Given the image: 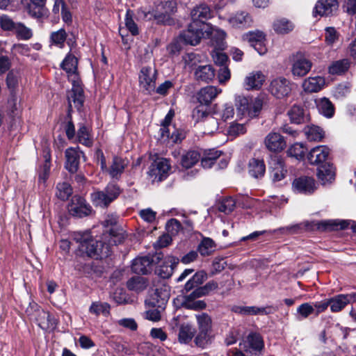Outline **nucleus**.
I'll return each mask as SVG.
<instances>
[{
	"label": "nucleus",
	"instance_id": "obj_40",
	"mask_svg": "<svg viewBox=\"0 0 356 356\" xmlns=\"http://www.w3.org/2000/svg\"><path fill=\"white\" fill-rule=\"evenodd\" d=\"M200 159V154L195 150L187 152L181 159V165L184 168L193 167Z\"/></svg>",
	"mask_w": 356,
	"mask_h": 356
},
{
	"label": "nucleus",
	"instance_id": "obj_11",
	"mask_svg": "<svg viewBox=\"0 0 356 356\" xmlns=\"http://www.w3.org/2000/svg\"><path fill=\"white\" fill-rule=\"evenodd\" d=\"M312 61L302 54H297L293 56L291 73L293 76L303 77L311 70Z\"/></svg>",
	"mask_w": 356,
	"mask_h": 356
},
{
	"label": "nucleus",
	"instance_id": "obj_23",
	"mask_svg": "<svg viewBox=\"0 0 356 356\" xmlns=\"http://www.w3.org/2000/svg\"><path fill=\"white\" fill-rule=\"evenodd\" d=\"M153 259L149 256L138 257L134 259L131 270L135 273L147 274L150 268Z\"/></svg>",
	"mask_w": 356,
	"mask_h": 356
},
{
	"label": "nucleus",
	"instance_id": "obj_57",
	"mask_svg": "<svg viewBox=\"0 0 356 356\" xmlns=\"http://www.w3.org/2000/svg\"><path fill=\"white\" fill-rule=\"evenodd\" d=\"M325 33V40L327 44L332 45L339 37V33L334 27H327Z\"/></svg>",
	"mask_w": 356,
	"mask_h": 356
},
{
	"label": "nucleus",
	"instance_id": "obj_60",
	"mask_svg": "<svg viewBox=\"0 0 356 356\" xmlns=\"http://www.w3.org/2000/svg\"><path fill=\"white\" fill-rule=\"evenodd\" d=\"M19 76L17 72L14 71H10L6 77V84L8 88L11 90V93L13 92L15 89L18 86Z\"/></svg>",
	"mask_w": 356,
	"mask_h": 356
},
{
	"label": "nucleus",
	"instance_id": "obj_45",
	"mask_svg": "<svg viewBox=\"0 0 356 356\" xmlns=\"http://www.w3.org/2000/svg\"><path fill=\"white\" fill-rule=\"evenodd\" d=\"M349 63L347 60H340L334 62L329 67V73L331 74H341L348 70Z\"/></svg>",
	"mask_w": 356,
	"mask_h": 356
},
{
	"label": "nucleus",
	"instance_id": "obj_2",
	"mask_svg": "<svg viewBox=\"0 0 356 356\" xmlns=\"http://www.w3.org/2000/svg\"><path fill=\"white\" fill-rule=\"evenodd\" d=\"M226 33L225 31L214 28L211 24L207 22H191L186 30L180 34V38L187 44L195 46L202 39L217 38V44L219 48H223V40Z\"/></svg>",
	"mask_w": 356,
	"mask_h": 356
},
{
	"label": "nucleus",
	"instance_id": "obj_8",
	"mask_svg": "<svg viewBox=\"0 0 356 356\" xmlns=\"http://www.w3.org/2000/svg\"><path fill=\"white\" fill-rule=\"evenodd\" d=\"M68 211L72 216L78 218L88 216L94 213L91 206L86 200L79 195L72 197L68 205Z\"/></svg>",
	"mask_w": 356,
	"mask_h": 356
},
{
	"label": "nucleus",
	"instance_id": "obj_50",
	"mask_svg": "<svg viewBox=\"0 0 356 356\" xmlns=\"http://www.w3.org/2000/svg\"><path fill=\"white\" fill-rule=\"evenodd\" d=\"M129 161L120 157H115L113 161V178L123 172L127 166Z\"/></svg>",
	"mask_w": 356,
	"mask_h": 356
},
{
	"label": "nucleus",
	"instance_id": "obj_43",
	"mask_svg": "<svg viewBox=\"0 0 356 356\" xmlns=\"http://www.w3.org/2000/svg\"><path fill=\"white\" fill-rule=\"evenodd\" d=\"M67 36V33L64 29H60L58 31L52 32L50 35L51 44L55 45L59 48H63Z\"/></svg>",
	"mask_w": 356,
	"mask_h": 356
},
{
	"label": "nucleus",
	"instance_id": "obj_59",
	"mask_svg": "<svg viewBox=\"0 0 356 356\" xmlns=\"http://www.w3.org/2000/svg\"><path fill=\"white\" fill-rule=\"evenodd\" d=\"M152 305L153 307L145 312L144 317L149 321L157 322L161 318V308H156L153 303Z\"/></svg>",
	"mask_w": 356,
	"mask_h": 356
},
{
	"label": "nucleus",
	"instance_id": "obj_6",
	"mask_svg": "<svg viewBox=\"0 0 356 356\" xmlns=\"http://www.w3.org/2000/svg\"><path fill=\"white\" fill-rule=\"evenodd\" d=\"M264 346V343L261 336L256 332H250L240 343V348L246 356H260Z\"/></svg>",
	"mask_w": 356,
	"mask_h": 356
},
{
	"label": "nucleus",
	"instance_id": "obj_7",
	"mask_svg": "<svg viewBox=\"0 0 356 356\" xmlns=\"http://www.w3.org/2000/svg\"><path fill=\"white\" fill-rule=\"evenodd\" d=\"M170 170V164L168 159H158L151 164L148 176L152 182H160L167 177Z\"/></svg>",
	"mask_w": 356,
	"mask_h": 356
},
{
	"label": "nucleus",
	"instance_id": "obj_52",
	"mask_svg": "<svg viewBox=\"0 0 356 356\" xmlns=\"http://www.w3.org/2000/svg\"><path fill=\"white\" fill-rule=\"evenodd\" d=\"M246 131L247 128L245 124H240L234 122L230 124L227 134L229 136L236 137L244 134Z\"/></svg>",
	"mask_w": 356,
	"mask_h": 356
},
{
	"label": "nucleus",
	"instance_id": "obj_51",
	"mask_svg": "<svg viewBox=\"0 0 356 356\" xmlns=\"http://www.w3.org/2000/svg\"><path fill=\"white\" fill-rule=\"evenodd\" d=\"M208 116V107L202 104L197 106L192 111V118L196 122H198L204 118H207Z\"/></svg>",
	"mask_w": 356,
	"mask_h": 356
},
{
	"label": "nucleus",
	"instance_id": "obj_19",
	"mask_svg": "<svg viewBox=\"0 0 356 356\" xmlns=\"http://www.w3.org/2000/svg\"><path fill=\"white\" fill-rule=\"evenodd\" d=\"M174 115L175 113L172 110H170L168 113L161 124L162 127L161 128V136L163 138L166 137L168 138H170L173 143H178L184 138V136L182 134H180L178 131H173L172 134H170V126Z\"/></svg>",
	"mask_w": 356,
	"mask_h": 356
},
{
	"label": "nucleus",
	"instance_id": "obj_21",
	"mask_svg": "<svg viewBox=\"0 0 356 356\" xmlns=\"http://www.w3.org/2000/svg\"><path fill=\"white\" fill-rule=\"evenodd\" d=\"M192 22H206V21L212 17V12L210 7L202 3L194 7L191 11Z\"/></svg>",
	"mask_w": 356,
	"mask_h": 356
},
{
	"label": "nucleus",
	"instance_id": "obj_46",
	"mask_svg": "<svg viewBox=\"0 0 356 356\" xmlns=\"http://www.w3.org/2000/svg\"><path fill=\"white\" fill-rule=\"evenodd\" d=\"M339 226L341 229H344L347 227V222L346 221L338 222L335 220H328L318 223V229L322 230L334 229Z\"/></svg>",
	"mask_w": 356,
	"mask_h": 356
},
{
	"label": "nucleus",
	"instance_id": "obj_55",
	"mask_svg": "<svg viewBox=\"0 0 356 356\" xmlns=\"http://www.w3.org/2000/svg\"><path fill=\"white\" fill-rule=\"evenodd\" d=\"M17 37L22 40H29L32 35V31L22 24H17L15 29Z\"/></svg>",
	"mask_w": 356,
	"mask_h": 356
},
{
	"label": "nucleus",
	"instance_id": "obj_35",
	"mask_svg": "<svg viewBox=\"0 0 356 356\" xmlns=\"http://www.w3.org/2000/svg\"><path fill=\"white\" fill-rule=\"evenodd\" d=\"M288 115L291 122L298 124L304 123L307 120L303 108L298 105H293L289 110Z\"/></svg>",
	"mask_w": 356,
	"mask_h": 356
},
{
	"label": "nucleus",
	"instance_id": "obj_37",
	"mask_svg": "<svg viewBox=\"0 0 356 356\" xmlns=\"http://www.w3.org/2000/svg\"><path fill=\"white\" fill-rule=\"evenodd\" d=\"M318 111L323 115L331 118L334 115V108L332 102L327 98H321L316 101Z\"/></svg>",
	"mask_w": 356,
	"mask_h": 356
},
{
	"label": "nucleus",
	"instance_id": "obj_53",
	"mask_svg": "<svg viewBox=\"0 0 356 356\" xmlns=\"http://www.w3.org/2000/svg\"><path fill=\"white\" fill-rule=\"evenodd\" d=\"M235 206V200L232 197H228L222 200L219 205L218 209L220 211L228 214L234 209Z\"/></svg>",
	"mask_w": 356,
	"mask_h": 356
},
{
	"label": "nucleus",
	"instance_id": "obj_20",
	"mask_svg": "<svg viewBox=\"0 0 356 356\" xmlns=\"http://www.w3.org/2000/svg\"><path fill=\"white\" fill-rule=\"evenodd\" d=\"M222 92L220 88H218L215 86H209L202 88L197 95V98L200 104H204L208 106L212 101Z\"/></svg>",
	"mask_w": 356,
	"mask_h": 356
},
{
	"label": "nucleus",
	"instance_id": "obj_5",
	"mask_svg": "<svg viewBox=\"0 0 356 356\" xmlns=\"http://www.w3.org/2000/svg\"><path fill=\"white\" fill-rule=\"evenodd\" d=\"M235 101L238 112L242 115H248L250 118L257 116L263 106L262 101L259 98L249 99L243 96H238Z\"/></svg>",
	"mask_w": 356,
	"mask_h": 356
},
{
	"label": "nucleus",
	"instance_id": "obj_36",
	"mask_svg": "<svg viewBox=\"0 0 356 356\" xmlns=\"http://www.w3.org/2000/svg\"><path fill=\"white\" fill-rule=\"evenodd\" d=\"M214 339L213 333L197 332L194 337L193 342L197 348L205 349L209 346Z\"/></svg>",
	"mask_w": 356,
	"mask_h": 356
},
{
	"label": "nucleus",
	"instance_id": "obj_54",
	"mask_svg": "<svg viewBox=\"0 0 356 356\" xmlns=\"http://www.w3.org/2000/svg\"><path fill=\"white\" fill-rule=\"evenodd\" d=\"M297 313L299 319L307 318L314 313V307L309 302L302 303L297 308Z\"/></svg>",
	"mask_w": 356,
	"mask_h": 356
},
{
	"label": "nucleus",
	"instance_id": "obj_28",
	"mask_svg": "<svg viewBox=\"0 0 356 356\" xmlns=\"http://www.w3.org/2000/svg\"><path fill=\"white\" fill-rule=\"evenodd\" d=\"M195 330L189 323H182L179 327L177 339L181 344H188L195 337Z\"/></svg>",
	"mask_w": 356,
	"mask_h": 356
},
{
	"label": "nucleus",
	"instance_id": "obj_13",
	"mask_svg": "<svg viewBox=\"0 0 356 356\" xmlns=\"http://www.w3.org/2000/svg\"><path fill=\"white\" fill-rule=\"evenodd\" d=\"M338 0H318L314 8V15L327 17L333 15L339 9Z\"/></svg>",
	"mask_w": 356,
	"mask_h": 356
},
{
	"label": "nucleus",
	"instance_id": "obj_24",
	"mask_svg": "<svg viewBox=\"0 0 356 356\" xmlns=\"http://www.w3.org/2000/svg\"><path fill=\"white\" fill-rule=\"evenodd\" d=\"M350 293L339 294L327 299L329 306L332 312L337 313L343 309L346 306L350 303Z\"/></svg>",
	"mask_w": 356,
	"mask_h": 356
},
{
	"label": "nucleus",
	"instance_id": "obj_44",
	"mask_svg": "<svg viewBox=\"0 0 356 356\" xmlns=\"http://www.w3.org/2000/svg\"><path fill=\"white\" fill-rule=\"evenodd\" d=\"M275 312L272 306L259 307L256 306H245L244 315H268Z\"/></svg>",
	"mask_w": 356,
	"mask_h": 356
},
{
	"label": "nucleus",
	"instance_id": "obj_42",
	"mask_svg": "<svg viewBox=\"0 0 356 356\" xmlns=\"http://www.w3.org/2000/svg\"><path fill=\"white\" fill-rule=\"evenodd\" d=\"M311 228L312 227L310 223L309 222H305L281 227L280 228V231L281 233L285 234H294L300 233L304 230H308Z\"/></svg>",
	"mask_w": 356,
	"mask_h": 356
},
{
	"label": "nucleus",
	"instance_id": "obj_34",
	"mask_svg": "<svg viewBox=\"0 0 356 356\" xmlns=\"http://www.w3.org/2000/svg\"><path fill=\"white\" fill-rule=\"evenodd\" d=\"M249 174L254 178L263 177L266 172V165L263 160L252 159L249 161Z\"/></svg>",
	"mask_w": 356,
	"mask_h": 356
},
{
	"label": "nucleus",
	"instance_id": "obj_39",
	"mask_svg": "<svg viewBox=\"0 0 356 356\" xmlns=\"http://www.w3.org/2000/svg\"><path fill=\"white\" fill-rule=\"evenodd\" d=\"M293 28V24L286 18L276 19L273 23V29L278 34L289 33Z\"/></svg>",
	"mask_w": 356,
	"mask_h": 356
},
{
	"label": "nucleus",
	"instance_id": "obj_16",
	"mask_svg": "<svg viewBox=\"0 0 356 356\" xmlns=\"http://www.w3.org/2000/svg\"><path fill=\"white\" fill-rule=\"evenodd\" d=\"M65 156L66 170L70 173H75L79 169L81 156L84 157L83 152L78 147H70L65 150Z\"/></svg>",
	"mask_w": 356,
	"mask_h": 356
},
{
	"label": "nucleus",
	"instance_id": "obj_49",
	"mask_svg": "<svg viewBox=\"0 0 356 356\" xmlns=\"http://www.w3.org/2000/svg\"><path fill=\"white\" fill-rule=\"evenodd\" d=\"M90 312L95 315L107 316L110 313V305L106 302H93L90 307Z\"/></svg>",
	"mask_w": 356,
	"mask_h": 356
},
{
	"label": "nucleus",
	"instance_id": "obj_14",
	"mask_svg": "<svg viewBox=\"0 0 356 356\" xmlns=\"http://www.w3.org/2000/svg\"><path fill=\"white\" fill-rule=\"evenodd\" d=\"M330 150L325 145H318L312 148L307 154V160L312 165H316L318 167L321 165L327 163Z\"/></svg>",
	"mask_w": 356,
	"mask_h": 356
},
{
	"label": "nucleus",
	"instance_id": "obj_22",
	"mask_svg": "<svg viewBox=\"0 0 356 356\" xmlns=\"http://www.w3.org/2000/svg\"><path fill=\"white\" fill-rule=\"evenodd\" d=\"M47 0H30L27 9L29 15L35 18H42L48 15L46 8Z\"/></svg>",
	"mask_w": 356,
	"mask_h": 356
},
{
	"label": "nucleus",
	"instance_id": "obj_27",
	"mask_svg": "<svg viewBox=\"0 0 356 356\" xmlns=\"http://www.w3.org/2000/svg\"><path fill=\"white\" fill-rule=\"evenodd\" d=\"M325 81L322 76L309 77L302 83V88L307 92H317L325 86Z\"/></svg>",
	"mask_w": 356,
	"mask_h": 356
},
{
	"label": "nucleus",
	"instance_id": "obj_29",
	"mask_svg": "<svg viewBox=\"0 0 356 356\" xmlns=\"http://www.w3.org/2000/svg\"><path fill=\"white\" fill-rule=\"evenodd\" d=\"M317 176L323 184L331 182L335 177L334 168L330 163H325L318 167Z\"/></svg>",
	"mask_w": 356,
	"mask_h": 356
},
{
	"label": "nucleus",
	"instance_id": "obj_41",
	"mask_svg": "<svg viewBox=\"0 0 356 356\" xmlns=\"http://www.w3.org/2000/svg\"><path fill=\"white\" fill-rule=\"evenodd\" d=\"M304 132L310 141H321L324 137V131L318 126H307L305 127Z\"/></svg>",
	"mask_w": 356,
	"mask_h": 356
},
{
	"label": "nucleus",
	"instance_id": "obj_33",
	"mask_svg": "<svg viewBox=\"0 0 356 356\" xmlns=\"http://www.w3.org/2000/svg\"><path fill=\"white\" fill-rule=\"evenodd\" d=\"M197 332L213 333V323L210 316L206 313L196 315Z\"/></svg>",
	"mask_w": 356,
	"mask_h": 356
},
{
	"label": "nucleus",
	"instance_id": "obj_58",
	"mask_svg": "<svg viewBox=\"0 0 356 356\" xmlns=\"http://www.w3.org/2000/svg\"><path fill=\"white\" fill-rule=\"evenodd\" d=\"M172 15L165 12H156L154 17L158 24L164 25H171L174 23V19L171 17Z\"/></svg>",
	"mask_w": 356,
	"mask_h": 356
},
{
	"label": "nucleus",
	"instance_id": "obj_38",
	"mask_svg": "<svg viewBox=\"0 0 356 356\" xmlns=\"http://www.w3.org/2000/svg\"><path fill=\"white\" fill-rule=\"evenodd\" d=\"M216 245L214 241L209 237H203L198 245L197 250L202 256H209L216 249Z\"/></svg>",
	"mask_w": 356,
	"mask_h": 356
},
{
	"label": "nucleus",
	"instance_id": "obj_25",
	"mask_svg": "<svg viewBox=\"0 0 356 356\" xmlns=\"http://www.w3.org/2000/svg\"><path fill=\"white\" fill-rule=\"evenodd\" d=\"M90 200L95 207L106 208L111 202V192L107 188L94 191L90 194Z\"/></svg>",
	"mask_w": 356,
	"mask_h": 356
},
{
	"label": "nucleus",
	"instance_id": "obj_47",
	"mask_svg": "<svg viewBox=\"0 0 356 356\" xmlns=\"http://www.w3.org/2000/svg\"><path fill=\"white\" fill-rule=\"evenodd\" d=\"M306 147L302 143H296L291 145L287 150V154L291 157H294L298 160L303 159Z\"/></svg>",
	"mask_w": 356,
	"mask_h": 356
},
{
	"label": "nucleus",
	"instance_id": "obj_17",
	"mask_svg": "<svg viewBox=\"0 0 356 356\" xmlns=\"http://www.w3.org/2000/svg\"><path fill=\"white\" fill-rule=\"evenodd\" d=\"M292 186L295 191L304 194H312L317 188L315 180L308 176H301L296 178Z\"/></svg>",
	"mask_w": 356,
	"mask_h": 356
},
{
	"label": "nucleus",
	"instance_id": "obj_64",
	"mask_svg": "<svg viewBox=\"0 0 356 356\" xmlns=\"http://www.w3.org/2000/svg\"><path fill=\"white\" fill-rule=\"evenodd\" d=\"M139 215L145 221L147 222H152L156 219V213L152 209L148 208L141 210L139 212Z\"/></svg>",
	"mask_w": 356,
	"mask_h": 356
},
{
	"label": "nucleus",
	"instance_id": "obj_18",
	"mask_svg": "<svg viewBox=\"0 0 356 356\" xmlns=\"http://www.w3.org/2000/svg\"><path fill=\"white\" fill-rule=\"evenodd\" d=\"M264 145L270 152H282L286 146L284 137L277 132H270L264 138Z\"/></svg>",
	"mask_w": 356,
	"mask_h": 356
},
{
	"label": "nucleus",
	"instance_id": "obj_12",
	"mask_svg": "<svg viewBox=\"0 0 356 356\" xmlns=\"http://www.w3.org/2000/svg\"><path fill=\"white\" fill-rule=\"evenodd\" d=\"M293 84L286 78L278 77L273 79L270 85V91L277 98L288 96L292 90Z\"/></svg>",
	"mask_w": 356,
	"mask_h": 356
},
{
	"label": "nucleus",
	"instance_id": "obj_30",
	"mask_svg": "<svg viewBox=\"0 0 356 356\" xmlns=\"http://www.w3.org/2000/svg\"><path fill=\"white\" fill-rule=\"evenodd\" d=\"M215 76V70L210 65H200L195 71L196 80L208 83Z\"/></svg>",
	"mask_w": 356,
	"mask_h": 356
},
{
	"label": "nucleus",
	"instance_id": "obj_26",
	"mask_svg": "<svg viewBox=\"0 0 356 356\" xmlns=\"http://www.w3.org/2000/svg\"><path fill=\"white\" fill-rule=\"evenodd\" d=\"M265 81V76L261 71L252 72L245 77L244 86L247 90L259 89Z\"/></svg>",
	"mask_w": 356,
	"mask_h": 356
},
{
	"label": "nucleus",
	"instance_id": "obj_31",
	"mask_svg": "<svg viewBox=\"0 0 356 356\" xmlns=\"http://www.w3.org/2000/svg\"><path fill=\"white\" fill-rule=\"evenodd\" d=\"M147 286V279L142 276L132 277L127 282L128 289L138 293L145 290Z\"/></svg>",
	"mask_w": 356,
	"mask_h": 356
},
{
	"label": "nucleus",
	"instance_id": "obj_4",
	"mask_svg": "<svg viewBox=\"0 0 356 356\" xmlns=\"http://www.w3.org/2000/svg\"><path fill=\"white\" fill-rule=\"evenodd\" d=\"M26 313L31 320L35 321L38 325L44 330H54L56 327V319L35 302L30 303Z\"/></svg>",
	"mask_w": 356,
	"mask_h": 356
},
{
	"label": "nucleus",
	"instance_id": "obj_56",
	"mask_svg": "<svg viewBox=\"0 0 356 356\" xmlns=\"http://www.w3.org/2000/svg\"><path fill=\"white\" fill-rule=\"evenodd\" d=\"M133 13L129 10L127 11L125 17V26L133 35L138 34V28L133 19Z\"/></svg>",
	"mask_w": 356,
	"mask_h": 356
},
{
	"label": "nucleus",
	"instance_id": "obj_3",
	"mask_svg": "<svg viewBox=\"0 0 356 356\" xmlns=\"http://www.w3.org/2000/svg\"><path fill=\"white\" fill-rule=\"evenodd\" d=\"M77 63L76 58L71 54H68L61 63V67L68 74L69 76H71L72 83V88L67 92L69 111L72 109L73 105L75 108L80 110L85 99L83 90L76 74Z\"/></svg>",
	"mask_w": 356,
	"mask_h": 356
},
{
	"label": "nucleus",
	"instance_id": "obj_48",
	"mask_svg": "<svg viewBox=\"0 0 356 356\" xmlns=\"http://www.w3.org/2000/svg\"><path fill=\"white\" fill-rule=\"evenodd\" d=\"M56 189V196L62 200H67L72 193V188L67 182L58 184Z\"/></svg>",
	"mask_w": 356,
	"mask_h": 356
},
{
	"label": "nucleus",
	"instance_id": "obj_63",
	"mask_svg": "<svg viewBox=\"0 0 356 356\" xmlns=\"http://www.w3.org/2000/svg\"><path fill=\"white\" fill-rule=\"evenodd\" d=\"M212 56L213 61L216 65L220 66V67L222 66H227L226 63L228 60V57L225 53L214 51Z\"/></svg>",
	"mask_w": 356,
	"mask_h": 356
},
{
	"label": "nucleus",
	"instance_id": "obj_10",
	"mask_svg": "<svg viewBox=\"0 0 356 356\" xmlns=\"http://www.w3.org/2000/svg\"><path fill=\"white\" fill-rule=\"evenodd\" d=\"M243 39L254 47L260 55L266 53V35L262 31L259 30L249 31L243 35Z\"/></svg>",
	"mask_w": 356,
	"mask_h": 356
},
{
	"label": "nucleus",
	"instance_id": "obj_1",
	"mask_svg": "<svg viewBox=\"0 0 356 356\" xmlns=\"http://www.w3.org/2000/svg\"><path fill=\"white\" fill-rule=\"evenodd\" d=\"M104 226L105 230L100 241L94 240L88 232H78L75 235V239L80 243L81 250L90 257L98 259L110 255L111 227L108 226V221H105Z\"/></svg>",
	"mask_w": 356,
	"mask_h": 356
},
{
	"label": "nucleus",
	"instance_id": "obj_15",
	"mask_svg": "<svg viewBox=\"0 0 356 356\" xmlns=\"http://www.w3.org/2000/svg\"><path fill=\"white\" fill-rule=\"evenodd\" d=\"M229 25L236 29H247L251 26L253 20L247 11L238 10L232 13L228 18Z\"/></svg>",
	"mask_w": 356,
	"mask_h": 356
},
{
	"label": "nucleus",
	"instance_id": "obj_61",
	"mask_svg": "<svg viewBox=\"0 0 356 356\" xmlns=\"http://www.w3.org/2000/svg\"><path fill=\"white\" fill-rule=\"evenodd\" d=\"M17 24H15L8 16H2L0 19V25L2 29L5 31H15Z\"/></svg>",
	"mask_w": 356,
	"mask_h": 356
},
{
	"label": "nucleus",
	"instance_id": "obj_62",
	"mask_svg": "<svg viewBox=\"0 0 356 356\" xmlns=\"http://www.w3.org/2000/svg\"><path fill=\"white\" fill-rule=\"evenodd\" d=\"M270 169L286 168L283 158L278 155L272 156L269 161Z\"/></svg>",
	"mask_w": 356,
	"mask_h": 356
},
{
	"label": "nucleus",
	"instance_id": "obj_9",
	"mask_svg": "<svg viewBox=\"0 0 356 356\" xmlns=\"http://www.w3.org/2000/svg\"><path fill=\"white\" fill-rule=\"evenodd\" d=\"M157 72L152 67H143L139 74V84L147 93L151 94L156 88Z\"/></svg>",
	"mask_w": 356,
	"mask_h": 356
},
{
	"label": "nucleus",
	"instance_id": "obj_32",
	"mask_svg": "<svg viewBox=\"0 0 356 356\" xmlns=\"http://www.w3.org/2000/svg\"><path fill=\"white\" fill-rule=\"evenodd\" d=\"M77 140L79 143L86 147H91L92 145L93 140L89 126L85 124H79L77 131Z\"/></svg>",
	"mask_w": 356,
	"mask_h": 356
}]
</instances>
